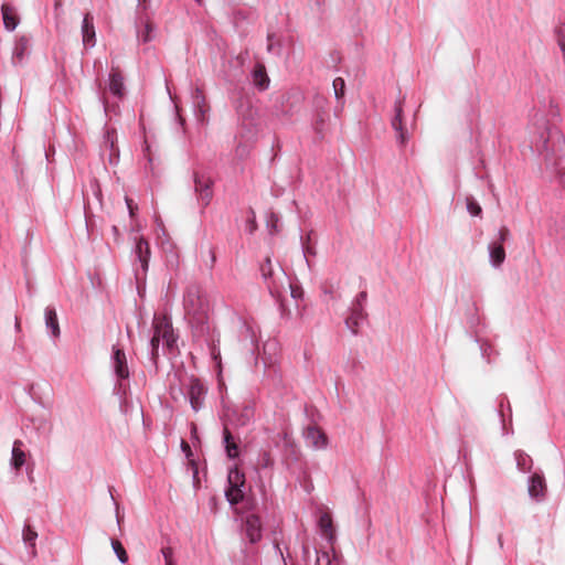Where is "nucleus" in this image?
<instances>
[{
  "label": "nucleus",
  "instance_id": "46",
  "mask_svg": "<svg viewBox=\"0 0 565 565\" xmlns=\"http://www.w3.org/2000/svg\"><path fill=\"white\" fill-rule=\"evenodd\" d=\"M161 554L164 558V562L166 564H169V563H172L173 559H172V556H173V550L171 547H162L161 548Z\"/></svg>",
  "mask_w": 565,
  "mask_h": 565
},
{
  "label": "nucleus",
  "instance_id": "59",
  "mask_svg": "<svg viewBox=\"0 0 565 565\" xmlns=\"http://www.w3.org/2000/svg\"><path fill=\"white\" fill-rule=\"evenodd\" d=\"M166 565H175V564H174V562H172V563H169V564H166Z\"/></svg>",
  "mask_w": 565,
  "mask_h": 565
},
{
  "label": "nucleus",
  "instance_id": "3",
  "mask_svg": "<svg viewBox=\"0 0 565 565\" xmlns=\"http://www.w3.org/2000/svg\"><path fill=\"white\" fill-rule=\"evenodd\" d=\"M260 274L274 298L279 299L287 291V288L290 289V295L295 299L301 294L300 290L292 287L284 268L278 263H273L269 257H266L260 265Z\"/></svg>",
  "mask_w": 565,
  "mask_h": 565
},
{
  "label": "nucleus",
  "instance_id": "27",
  "mask_svg": "<svg viewBox=\"0 0 565 565\" xmlns=\"http://www.w3.org/2000/svg\"><path fill=\"white\" fill-rule=\"evenodd\" d=\"M29 50V39L25 36H20L17 39L13 52H12V61L14 64H21L28 54Z\"/></svg>",
  "mask_w": 565,
  "mask_h": 565
},
{
  "label": "nucleus",
  "instance_id": "54",
  "mask_svg": "<svg viewBox=\"0 0 565 565\" xmlns=\"http://www.w3.org/2000/svg\"><path fill=\"white\" fill-rule=\"evenodd\" d=\"M246 330L252 333V335H250V343H252V345H255V343L257 342L256 335L252 331L250 327L246 326Z\"/></svg>",
  "mask_w": 565,
  "mask_h": 565
},
{
  "label": "nucleus",
  "instance_id": "53",
  "mask_svg": "<svg viewBox=\"0 0 565 565\" xmlns=\"http://www.w3.org/2000/svg\"><path fill=\"white\" fill-rule=\"evenodd\" d=\"M25 471H26L29 481L33 482V467L26 466Z\"/></svg>",
  "mask_w": 565,
  "mask_h": 565
},
{
  "label": "nucleus",
  "instance_id": "11",
  "mask_svg": "<svg viewBox=\"0 0 565 565\" xmlns=\"http://www.w3.org/2000/svg\"><path fill=\"white\" fill-rule=\"evenodd\" d=\"M132 254L135 257V263H139L140 270L145 275L148 270L150 258V246L148 241L145 239L143 237L136 238V244L132 249ZM136 275L137 277H139V268H136Z\"/></svg>",
  "mask_w": 565,
  "mask_h": 565
},
{
  "label": "nucleus",
  "instance_id": "32",
  "mask_svg": "<svg viewBox=\"0 0 565 565\" xmlns=\"http://www.w3.org/2000/svg\"><path fill=\"white\" fill-rule=\"evenodd\" d=\"M504 407H507V411H508V417H509V422L511 423V418H512V409H511V405H510V402L507 397H501L500 402H499V408H498V414L501 418V424H502V433L503 435H508L510 434L511 431H509L507 429V419H505V412H504Z\"/></svg>",
  "mask_w": 565,
  "mask_h": 565
},
{
  "label": "nucleus",
  "instance_id": "50",
  "mask_svg": "<svg viewBox=\"0 0 565 565\" xmlns=\"http://www.w3.org/2000/svg\"><path fill=\"white\" fill-rule=\"evenodd\" d=\"M158 358H159V350H157L156 348L149 349V359L154 366H157Z\"/></svg>",
  "mask_w": 565,
  "mask_h": 565
},
{
  "label": "nucleus",
  "instance_id": "45",
  "mask_svg": "<svg viewBox=\"0 0 565 565\" xmlns=\"http://www.w3.org/2000/svg\"><path fill=\"white\" fill-rule=\"evenodd\" d=\"M267 40H268L267 51L269 53H279V50L277 49L278 45H276V43L274 41L275 40V35L274 34H268Z\"/></svg>",
  "mask_w": 565,
  "mask_h": 565
},
{
  "label": "nucleus",
  "instance_id": "42",
  "mask_svg": "<svg viewBox=\"0 0 565 565\" xmlns=\"http://www.w3.org/2000/svg\"><path fill=\"white\" fill-rule=\"evenodd\" d=\"M278 221H279V218L275 213H273V212L269 213V215L267 217V226L269 227V231L271 234H274L275 232H278V228H277Z\"/></svg>",
  "mask_w": 565,
  "mask_h": 565
},
{
  "label": "nucleus",
  "instance_id": "21",
  "mask_svg": "<svg viewBox=\"0 0 565 565\" xmlns=\"http://www.w3.org/2000/svg\"><path fill=\"white\" fill-rule=\"evenodd\" d=\"M326 99L322 97L317 96L315 99V106L317 108V111L313 117L312 121V128L313 130L322 135L326 119L328 118V111L326 109Z\"/></svg>",
  "mask_w": 565,
  "mask_h": 565
},
{
  "label": "nucleus",
  "instance_id": "60",
  "mask_svg": "<svg viewBox=\"0 0 565 565\" xmlns=\"http://www.w3.org/2000/svg\"><path fill=\"white\" fill-rule=\"evenodd\" d=\"M195 2H200L201 0H194Z\"/></svg>",
  "mask_w": 565,
  "mask_h": 565
},
{
  "label": "nucleus",
  "instance_id": "9",
  "mask_svg": "<svg viewBox=\"0 0 565 565\" xmlns=\"http://www.w3.org/2000/svg\"><path fill=\"white\" fill-rule=\"evenodd\" d=\"M153 329L157 330L161 341H163L167 349L172 350L177 344L178 337L174 333L172 323L166 316L153 318Z\"/></svg>",
  "mask_w": 565,
  "mask_h": 565
},
{
  "label": "nucleus",
  "instance_id": "56",
  "mask_svg": "<svg viewBox=\"0 0 565 565\" xmlns=\"http://www.w3.org/2000/svg\"><path fill=\"white\" fill-rule=\"evenodd\" d=\"M210 255H211V262L212 264L215 262V254L212 249L209 250Z\"/></svg>",
  "mask_w": 565,
  "mask_h": 565
},
{
  "label": "nucleus",
  "instance_id": "26",
  "mask_svg": "<svg viewBox=\"0 0 565 565\" xmlns=\"http://www.w3.org/2000/svg\"><path fill=\"white\" fill-rule=\"evenodd\" d=\"M44 320L45 327L50 331L51 337L58 338L60 337V324L57 319V313L54 307L47 306L44 310Z\"/></svg>",
  "mask_w": 565,
  "mask_h": 565
},
{
  "label": "nucleus",
  "instance_id": "2",
  "mask_svg": "<svg viewBox=\"0 0 565 565\" xmlns=\"http://www.w3.org/2000/svg\"><path fill=\"white\" fill-rule=\"evenodd\" d=\"M183 307L192 326L198 332L203 333L209 330L207 313L209 302L205 295L196 285H190L183 295Z\"/></svg>",
  "mask_w": 565,
  "mask_h": 565
},
{
  "label": "nucleus",
  "instance_id": "4",
  "mask_svg": "<svg viewBox=\"0 0 565 565\" xmlns=\"http://www.w3.org/2000/svg\"><path fill=\"white\" fill-rule=\"evenodd\" d=\"M110 367L116 379L115 391L117 394L125 395L128 388L127 381L129 380L130 372L126 353L117 345H113L111 349Z\"/></svg>",
  "mask_w": 565,
  "mask_h": 565
},
{
  "label": "nucleus",
  "instance_id": "48",
  "mask_svg": "<svg viewBox=\"0 0 565 565\" xmlns=\"http://www.w3.org/2000/svg\"><path fill=\"white\" fill-rule=\"evenodd\" d=\"M125 201H126V204H127V209H128L129 215L131 217H134L135 213H136V211L138 209L137 204H135L134 200L128 198V196H126Z\"/></svg>",
  "mask_w": 565,
  "mask_h": 565
},
{
  "label": "nucleus",
  "instance_id": "49",
  "mask_svg": "<svg viewBox=\"0 0 565 565\" xmlns=\"http://www.w3.org/2000/svg\"><path fill=\"white\" fill-rule=\"evenodd\" d=\"M158 227H159V230L161 232V235L158 233L157 238H158L159 243L162 246H164L166 241L168 242L166 230H164V227L162 226L161 223H158Z\"/></svg>",
  "mask_w": 565,
  "mask_h": 565
},
{
  "label": "nucleus",
  "instance_id": "57",
  "mask_svg": "<svg viewBox=\"0 0 565 565\" xmlns=\"http://www.w3.org/2000/svg\"><path fill=\"white\" fill-rule=\"evenodd\" d=\"M15 329H17V330H19V329H20V323H19V321H18V320L15 321Z\"/></svg>",
  "mask_w": 565,
  "mask_h": 565
},
{
  "label": "nucleus",
  "instance_id": "58",
  "mask_svg": "<svg viewBox=\"0 0 565 565\" xmlns=\"http://www.w3.org/2000/svg\"><path fill=\"white\" fill-rule=\"evenodd\" d=\"M146 2H147V0H138L139 4H145Z\"/></svg>",
  "mask_w": 565,
  "mask_h": 565
},
{
  "label": "nucleus",
  "instance_id": "38",
  "mask_svg": "<svg viewBox=\"0 0 565 565\" xmlns=\"http://www.w3.org/2000/svg\"><path fill=\"white\" fill-rule=\"evenodd\" d=\"M334 97L338 102H341L344 97L345 82L342 77H337L332 83Z\"/></svg>",
  "mask_w": 565,
  "mask_h": 565
},
{
  "label": "nucleus",
  "instance_id": "6",
  "mask_svg": "<svg viewBox=\"0 0 565 565\" xmlns=\"http://www.w3.org/2000/svg\"><path fill=\"white\" fill-rule=\"evenodd\" d=\"M510 231L502 226L495 234V237L488 246L490 264L494 268H499L505 260V250L503 243L509 238Z\"/></svg>",
  "mask_w": 565,
  "mask_h": 565
},
{
  "label": "nucleus",
  "instance_id": "30",
  "mask_svg": "<svg viewBox=\"0 0 565 565\" xmlns=\"http://www.w3.org/2000/svg\"><path fill=\"white\" fill-rule=\"evenodd\" d=\"M318 524L322 534L328 540V543L331 545L334 539L331 516L328 513L321 514Z\"/></svg>",
  "mask_w": 565,
  "mask_h": 565
},
{
  "label": "nucleus",
  "instance_id": "1",
  "mask_svg": "<svg viewBox=\"0 0 565 565\" xmlns=\"http://www.w3.org/2000/svg\"><path fill=\"white\" fill-rule=\"evenodd\" d=\"M531 148L536 151L547 167L558 177L565 164V136L556 127H551L544 116H535L531 124Z\"/></svg>",
  "mask_w": 565,
  "mask_h": 565
},
{
  "label": "nucleus",
  "instance_id": "8",
  "mask_svg": "<svg viewBox=\"0 0 565 565\" xmlns=\"http://www.w3.org/2000/svg\"><path fill=\"white\" fill-rule=\"evenodd\" d=\"M403 105H404V97H399L395 100L394 116L391 120V126H392L393 130L396 132V140H397V143L399 147H405L409 139L408 132L405 129L404 122H403V114H404Z\"/></svg>",
  "mask_w": 565,
  "mask_h": 565
},
{
  "label": "nucleus",
  "instance_id": "5",
  "mask_svg": "<svg viewBox=\"0 0 565 565\" xmlns=\"http://www.w3.org/2000/svg\"><path fill=\"white\" fill-rule=\"evenodd\" d=\"M245 476L236 467L231 468L227 473V487L225 497L231 505H236L244 499Z\"/></svg>",
  "mask_w": 565,
  "mask_h": 565
},
{
  "label": "nucleus",
  "instance_id": "19",
  "mask_svg": "<svg viewBox=\"0 0 565 565\" xmlns=\"http://www.w3.org/2000/svg\"><path fill=\"white\" fill-rule=\"evenodd\" d=\"M82 41L86 49H92L96 45V32L94 26V18L90 13L84 14L82 21Z\"/></svg>",
  "mask_w": 565,
  "mask_h": 565
},
{
  "label": "nucleus",
  "instance_id": "43",
  "mask_svg": "<svg viewBox=\"0 0 565 565\" xmlns=\"http://www.w3.org/2000/svg\"><path fill=\"white\" fill-rule=\"evenodd\" d=\"M366 299H367V292L366 291H360L355 296V298H354V300L352 301L351 305L364 308L365 303H366Z\"/></svg>",
  "mask_w": 565,
  "mask_h": 565
},
{
  "label": "nucleus",
  "instance_id": "33",
  "mask_svg": "<svg viewBox=\"0 0 565 565\" xmlns=\"http://www.w3.org/2000/svg\"><path fill=\"white\" fill-rule=\"evenodd\" d=\"M516 467L521 472H530L533 466L532 458L523 450H516L514 452Z\"/></svg>",
  "mask_w": 565,
  "mask_h": 565
},
{
  "label": "nucleus",
  "instance_id": "36",
  "mask_svg": "<svg viewBox=\"0 0 565 565\" xmlns=\"http://www.w3.org/2000/svg\"><path fill=\"white\" fill-rule=\"evenodd\" d=\"M278 437L284 443V447L290 451L291 455L296 456V446L294 444V440L287 429H284L281 433L278 434Z\"/></svg>",
  "mask_w": 565,
  "mask_h": 565
},
{
  "label": "nucleus",
  "instance_id": "55",
  "mask_svg": "<svg viewBox=\"0 0 565 565\" xmlns=\"http://www.w3.org/2000/svg\"><path fill=\"white\" fill-rule=\"evenodd\" d=\"M498 544L501 548L503 547V536L501 533L498 535Z\"/></svg>",
  "mask_w": 565,
  "mask_h": 565
},
{
  "label": "nucleus",
  "instance_id": "29",
  "mask_svg": "<svg viewBox=\"0 0 565 565\" xmlns=\"http://www.w3.org/2000/svg\"><path fill=\"white\" fill-rule=\"evenodd\" d=\"M223 441L225 445L226 455L231 459H235L238 457V446L233 440V436L230 433L227 426H224L223 430Z\"/></svg>",
  "mask_w": 565,
  "mask_h": 565
},
{
  "label": "nucleus",
  "instance_id": "17",
  "mask_svg": "<svg viewBox=\"0 0 565 565\" xmlns=\"http://www.w3.org/2000/svg\"><path fill=\"white\" fill-rule=\"evenodd\" d=\"M142 152L143 157L147 160V163L145 164V173L147 174V177H159L161 172L160 158L151 150L147 141H145Z\"/></svg>",
  "mask_w": 565,
  "mask_h": 565
},
{
  "label": "nucleus",
  "instance_id": "15",
  "mask_svg": "<svg viewBox=\"0 0 565 565\" xmlns=\"http://www.w3.org/2000/svg\"><path fill=\"white\" fill-rule=\"evenodd\" d=\"M349 311V316L345 318V326L352 334L356 335L360 327L366 321L367 313L365 308L353 305H351Z\"/></svg>",
  "mask_w": 565,
  "mask_h": 565
},
{
  "label": "nucleus",
  "instance_id": "24",
  "mask_svg": "<svg viewBox=\"0 0 565 565\" xmlns=\"http://www.w3.org/2000/svg\"><path fill=\"white\" fill-rule=\"evenodd\" d=\"M1 14L3 20V26L7 31L12 32L18 26L20 19L17 14V10L7 3L1 6Z\"/></svg>",
  "mask_w": 565,
  "mask_h": 565
},
{
  "label": "nucleus",
  "instance_id": "23",
  "mask_svg": "<svg viewBox=\"0 0 565 565\" xmlns=\"http://www.w3.org/2000/svg\"><path fill=\"white\" fill-rule=\"evenodd\" d=\"M108 90L117 99L125 95L124 77L119 72L111 71L108 76Z\"/></svg>",
  "mask_w": 565,
  "mask_h": 565
},
{
  "label": "nucleus",
  "instance_id": "18",
  "mask_svg": "<svg viewBox=\"0 0 565 565\" xmlns=\"http://www.w3.org/2000/svg\"><path fill=\"white\" fill-rule=\"evenodd\" d=\"M244 530L248 541L254 544L262 539V521L257 514L250 513L246 516Z\"/></svg>",
  "mask_w": 565,
  "mask_h": 565
},
{
  "label": "nucleus",
  "instance_id": "25",
  "mask_svg": "<svg viewBox=\"0 0 565 565\" xmlns=\"http://www.w3.org/2000/svg\"><path fill=\"white\" fill-rule=\"evenodd\" d=\"M252 79L254 86L259 90H266L269 87L270 79L264 64L257 63L254 66V70L252 71Z\"/></svg>",
  "mask_w": 565,
  "mask_h": 565
},
{
  "label": "nucleus",
  "instance_id": "44",
  "mask_svg": "<svg viewBox=\"0 0 565 565\" xmlns=\"http://www.w3.org/2000/svg\"><path fill=\"white\" fill-rule=\"evenodd\" d=\"M99 99H100V102L103 104L104 111H105L106 115H108L110 111H113L115 114L117 113V108H118L117 105H109L104 96H102Z\"/></svg>",
  "mask_w": 565,
  "mask_h": 565
},
{
  "label": "nucleus",
  "instance_id": "51",
  "mask_svg": "<svg viewBox=\"0 0 565 565\" xmlns=\"http://www.w3.org/2000/svg\"><path fill=\"white\" fill-rule=\"evenodd\" d=\"M211 355H212L213 360L217 363V365H220V363H221L220 350L216 349L215 347H212L211 348Z\"/></svg>",
  "mask_w": 565,
  "mask_h": 565
},
{
  "label": "nucleus",
  "instance_id": "12",
  "mask_svg": "<svg viewBox=\"0 0 565 565\" xmlns=\"http://www.w3.org/2000/svg\"><path fill=\"white\" fill-rule=\"evenodd\" d=\"M192 107L198 122L204 125L207 121L210 106L206 103L203 92L195 87L191 93Z\"/></svg>",
  "mask_w": 565,
  "mask_h": 565
},
{
  "label": "nucleus",
  "instance_id": "28",
  "mask_svg": "<svg viewBox=\"0 0 565 565\" xmlns=\"http://www.w3.org/2000/svg\"><path fill=\"white\" fill-rule=\"evenodd\" d=\"M104 145L106 148L110 150L109 162L111 164L116 163L119 159V150L116 145L115 130H106V132L104 134Z\"/></svg>",
  "mask_w": 565,
  "mask_h": 565
},
{
  "label": "nucleus",
  "instance_id": "22",
  "mask_svg": "<svg viewBox=\"0 0 565 565\" xmlns=\"http://www.w3.org/2000/svg\"><path fill=\"white\" fill-rule=\"evenodd\" d=\"M38 532L31 527L30 524L25 523L22 530V541L25 545L28 554L31 558H35L38 556L36 551V540Z\"/></svg>",
  "mask_w": 565,
  "mask_h": 565
},
{
  "label": "nucleus",
  "instance_id": "37",
  "mask_svg": "<svg viewBox=\"0 0 565 565\" xmlns=\"http://www.w3.org/2000/svg\"><path fill=\"white\" fill-rule=\"evenodd\" d=\"M257 466L260 469H271L274 467V459L269 451H263L257 459Z\"/></svg>",
  "mask_w": 565,
  "mask_h": 565
},
{
  "label": "nucleus",
  "instance_id": "20",
  "mask_svg": "<svg viewBox=\"0 0 565 565\" xmlns=\"http://www.w3.org/2000/svg\"><path fill=\"white\" fill-rule=\"evenodd\" d=\"M28 454L23 450V441L17 439L13 441L10 458V468L18 475L21 468L26 465Z\"/></svg>",
  "mask_w": 565,
  "mask_h": 565
},
{
  "label": "nucleus",
  "instance_id": "14",
  "mask_svg": "<svg viewBox=\"0 0 565 565\" xmlns=\"http://www.w3.org/2000/svg\"><path fill=\"white\" fill-rule=\"evenodd\" d=\"M212 179L204 173H194V188L203 205L206 206L212 199Z\"/></svg>",
  "mask_w": 565,
  "mask_h": 565
},
{
  "label": "nucleus",
  "instance_id": "34",
  "mask_svg": "<svg viewBox=\"0 0 565 565\" xmlns=\"http://www.w3.org/2000/svg\"><path fill=\"white\" fill-rule=\"evenodd\" d=\"M479 347H480L482 358L488 363H491L493 361V358L497 354L494 349L492 348V345L487 341H479Z\"/></svg>",
  "mask_w": 565,
  "mask_h": 565
},
{
  "label": "nucleus",
  "instance_id": "7",
  "mask_svg": "<svg viewBox=\"0 0 565 565\" xmlns=\"http://www.w3.org/2000/svg\"><path fill=\"white\" fill-rule=\"evenodd\" d=\"M185 396L189 399L191 408L199 412L204 407V401L207 393L205 385L196 377H190L184 384Z\"/></svg>",
  "mask_w": 565,
  "mask_h": 565
},
{
  "label": "nucleus",
  "instance_id": "47",
  "mask_svg": "<svg viewBox=\"0 0 565 565\" xmlns=\"http://www.w3.org/2000/svg\"><path fill=\"white\" fill-rule=\"evenodd\" d=\"M160 341H161V339H160L157 330L153 329V334H152V337L150 339V342H149V349H154L156 348L157 350H159Z\"/></svg>",
  "mask_w": 565,
  "mask_h": 565
},
{
  "label": "nucleus",
  "instance_id": "13",
  "mask_svg": "<svg viewBox=\"0 0 565 565\" xmlns=\"http://www.w3.org/2000/svg\"><path fill=\"white\" fill-rule=\"evenodd\" d=\"M527 492L532 500L542 502L545 499L546 481L541 472H534L527 480Z\"/></svg>",
  "mask_w": 565,
  "mask_h": 565
},
{
  "label": "nucleus",
  "instance_id": "16",
  "mask_svg": "<svg viewBox=\"0 0 565 565\" xmlns=\"http://www.w3.org/2000/svg\"><path fill=\"white\" fill-rule=\"evenodd\" d=\"M307 445L315 449H324L328 446L327 435L317 426H308L303 431Z\"/></svg>",
  "mask_w": 565,
  "mask_h": 565
},
{
  "label": "nucleus",
  "instance_id": "40",
  "mask_svg": "<svg viewBox=\"0 0 565 565\" xmlns=\"http://www.w3.org/2000/svg\"><path fill=\"white\" fill-rule=\"evenodd\" d=\"M309 241H310V234L307 235L306 241L301 236L302 255H303V259L306 260L308 266H309L308 255L316 254L315 249L307 245V242H309Z\"/></svg>",
  "mask_w": 565,
  "mask_h": 565
},
{
  "label": "nucleus",
  "instance_id": "10",
  "mask_svg": "<svg viewBox=\"0 0 565 565\" xmlns=\"http://www.w3.org/2000/svg\"><path fill=\"white\" fill-rule=\"evenodd\" d=\"M226 420L234 426H246L254 417V408L250 405L227 408L224 413Z\"/></svg>",
  "mask_w": 565,
  "mask_h": 565
},
{
  "label": "nucleus",
  "instance_id": "41",
  "mask_svg": "<svg viewBox=\"0 0 565 565\" xmlns=\"http://www.w3.org/2000/svg\"><path fill=\"white\" fill-rule=\"evenodd\" d=\"M153 26L150 23H146L143 31L138 34V38L147 43L152 40Z\"/></svg>",
  "mask_w": 565,
  "mask_h": 565
},
{
  "label": "nucleus",
  "instance_id": "52",
  "mask_svg": "<svg viewBox=\"0 0 565 565\" xmlns=\"http://www.w3.org/2000/svg\"><path fill=\"white\" fill-rule=\"evenodd\" d=\"M246 153H247V149H246V147H245V146L238 145V146L236 147V154H237L238 157H243V156H245Z\"/></svg>",
  "mask_w": 565,
  "mask_h": 565
},
{
  "label": "nucleus",
  "instance_id": "39",
  "mask_svg": "<svg viewBox=\"0 0 565 565\" xmlns=\"http://www.w3.org/2000/svg\"><path fill=\"white\" fill-rule=\"evenodd\" d=\"M467 210L472 216H479L482 212L481 206L473 198H467Z\"/></svg>",
  "mask_w": 565,
  "mask_h": 565
},
{
  "label": "nucleus",
  "instance_id": "31",
  "mask_svg": "<svg viewBox=\"0 0 565 565\" xmlns=\"http://www.w3.org/2000/svg\"><path fill=\"white\" fill-rule=\"evenodd\" d=\"M316 554V565H337V556L332 546L326 550H318Z\"/></svg>",
  "mask_w": 565,
  "mask_h": 565
},
{
  "label": "nucleus",
  "instance_id": "35",
  "mask_svg": "<svg viewBox=\"0 0 565 565\" xmlns=\"http://www.w3.org/2000/svg\"><path fill=\"white\" fill-rule=\"evenodd\" d=\"M111 547H113L118 561L121 564H126L128 562V555H127V552H126L125 547L122 546V544L118 540L113 539Z\"/></svg>",
  "mask_w": 565,
  "mask_h": 565
}]
</instances>
